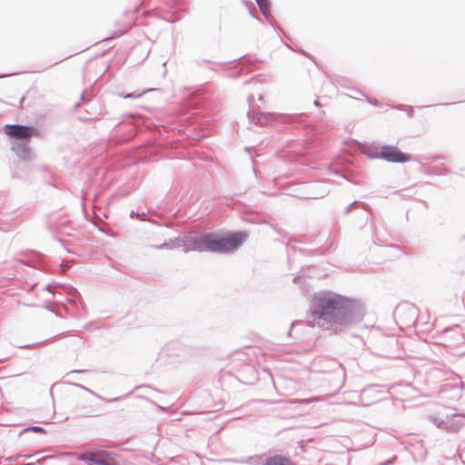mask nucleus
<instances>
[{"label": "nucleus", "instance_id": "1", "mask_svg": "<svg viewBox=\"0 0 465 465\" xmlns=\"http://www.w3.org/2000/svg\"><path fill=\"white\" fill-rule=\"evenodd\" d=\"M317 309L312 312L314 320L335 322L339 315L347 312L353 302L348 298L332 292L320 293L315 297Z\"/></svg>", "mask_w": 465, "mask_h": 465}, {"label": "nucleus", "instance_id": "2", "mask_svg": "<svg viewBox=\"0 0 465 465\" xmlns=\"http://www.w3.org/2000/svg\"><path fill=\"white\" fill-rule=\"evenodd\" d=\"M242 232H235L224 237L205 234L194 241V250L200 252H231L238 248L245 240Z\"/></svg>", "mask_w": 465, "mask_h": 465}, {"label": "nucleus", "instance_id": "3", "mask_svg": "<svg viewBox=\"0 0 465 465\" xmlns=\"http://www.w3.org/2000/svg\"><path fill=\"white\" fill-rule=\"evenodd\" d=\"M4 129L6 135L18 140H28L39 135L37 130L26 125L6 124Z\"/></svg>", "mask_w": 465, "mask_h": 465}, {"label": "nucleus", "instance_id": "4", "mask_svg": "<svg viewBox=\"0 0 465 465\" xmlns=\"http://www.w3.org/2000/svg\"><path fill=\"white\" fill-rule=\"evenodd\" d=\"M78 460L85 461L88 465H118L115 459L104 450L81 454Z\"/></svg>", "mask_w": 465, "mask_h": 465}, {"label": "nucleus", "instance_id": "5", "mask_svg": "<svg viewBox=\"0 0 465 465\" xmlns=\"http://www.w3.org/2000/svg\"><path fill=\"white\" fill-rule=\"evenodd\" d=\"M381 157L388 162L392 163H405L411 160L409 154L401 152L394 146H384L381 150Z\"/></svg>", "mask_w": 465, "mask_h": 465}, {"label": "nucleus", "instance_id": "6", "mask_svg": "<svg viewBox=\"0 0 465 465\" xmlns=\"http://www.w3.org/2000/svg\"><path fill=\"white\" fill-rule=\"evenodd\" d=\"M266 465H294L293 462L286 457L280 455L273 456L267 460Z\"/></svg>", "mask_w": 465, "mask_h": 465}, {"label": "nucleus", "instance_id": "7", "mask_svg": "<svg viewBox=\"0 0 465 465\" xmlns=\"http://www.w3.org/2000/svg\"><path fill=\"white\" fill-rule=\"evenodd\" d=\"M261 11L266 15L269 13V3L267 0H256Z\"/></svg>", "mask_w": 465, "mask_h": 465}, {"label": "nucleus", "instance_id": "8", "mask_svg": "<svg viewBox=\"0 0 465 465\" xmlns=\"http://www.w3.org/2000/svg\"><path fill=\"white\" fill-rule=\"evenodd\" d=\"M28 430H31L35 432H45L44 429H42L41 427H31Z\"/></svg>", "mask_w": 465, "mask_h": 465}]
</instances>
